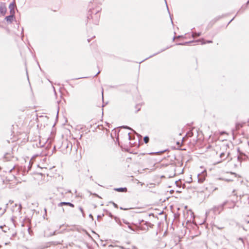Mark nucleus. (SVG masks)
Returning a JSON list of instances; mask_svg holds the SVG:
<instances>
[{
  "label": "nucleus",
  "instance_id": "f257e3e1",
  "mask_svg": "<svg viewBox=\"0 0 249 249\" xmlns=\"http://www.w3.org/2000/svg\"><path fill=\"white\" fill-rule=\"evenodd\" d=\"M7 12L6 3L1 2L0 3V13L2 16H4Z\"/></svg>",
  "mask_w": 249,
  "mask_h": 249
},
{
  "label": "nucleus",
  "instance_id": "f03ea898",
  "mask_svg": "<svg viewBox=\"0 0 249 249\" xmlns=\"http://www.w3.org/2000/svg\"><path fill=\"white\" fill-rule=\"evenodd\" d=\"M206 176V173L203 172L201 174H198L197 175V179L198 182L200 183H203L205 180Z\"/></svg>",
  "mask_w": 249,
  "mask_h": 249
},
{
  "label": "nucleus",
  "instance_id": "7ed1b4c3",
  "mask_svg": "<svg viewBox=\"0 0 249 249\" xmlns=\"http://www.w3.org/2000/svg\"><path fill=\"white\" fill-rule=\"evenodd\" d=\"M237 152L239 154L237 157V159L239 161H241L242 160H245L248 158V156L246 155V154L240 151L239 148L237 149Z\"/></svg>",
  "mask_w": 249,
  "mask_h": 249
},
{
  "label": "nucleus",
  "instance_id": "20e7f679",
  "mask_svg": "<svg viewBox=\"0 0 249 249\" xmlns=\"http://www.w3.org/2000/svg\"><path fill=\"white\" fill-rule=\"evenodd\" d=\"M9 9H10V14L15 15V8L16 7V5L15 0L13 2H11L9 5Z\"/></svg>",
  "mask_w": 249,
  "mask_h": 249
},
{
  "label": "nucleus",
  "instance_id": "39448f33",
  "mask_svg": "<svg viewBox=\"0 0 249 249\" xmlns=\"http://www.w3.org/2000/svg\"><path fill=\"white\" fill-rule=\"evenodd\" d=\"M64 205H67V206H69L72 207V208H73L74 207V205L73 204H72L71 202H61L58 204V207H61Z\"/></svg>",
  "mask_w": 249,
  "mask_h": 249
},
{
  "label": "nucleus",
  "instance_id": "423d86ee",
  "mask_svg": "<svg viewBox=\"0 0 249 249\" xmlns=\"http://www.w3.org/2000/svg\"><path fill=\"white\" fill-rule=\"evenodd\" d=\"M213 212L214 213H220V212L222 211L221 210V207H220V205H218V206H214L213 208Z\"/></svg>",
  "mask_w": 249,
  "mask_h": 249
},
{
  "label": "nucleus",
  "instance_id": "0eeeda50",
  "mask_svg": "<svg viewBox=\"0 0 249 249\" xmlns=\"http://www.w3.org/2000/svg\"><path fill=\"white\" fill-rule=\"evenodd\" d=\"M15 18V15L10 14L9 16H6L5 19L9 23H11Z\"/></svg>",
  "mask_w": 249,
  "mask_h": 249
},
{
  "label": "nucleus",
  "instance_id": "6e6552de",
  "mask_svg": "<svg viewBox=\"0 0 249 249\" xmlns=\"http://www.w3.org/2000/svg\"><path fill=\"white\" fill-rule=\"evenodd\" d=\"M168 48H169V47H167V48H165V49H163L161 50L160 51H159V52H158V53H155L153 54V55H150V56H149L148 57L146 58L145 59H144V60H142L140 63L142 62H143L145 60H146V59H148V58H151V57H153V56H155V55H157V54H159V53H161V52H162L164 51L165 50H166V49H168Z\"/></svg>",
  "mask_w": 249,
  "mask_h": 249
},
{
  "label": "nucleus",
  "instance_id": "1a4fd4ad",
  "mask_svg": "<svg viewBox=\"0 0 249 249\" xmlns=\"http://www.w3.org/2000/svg\"><path fill=\"white\" fill-rule=\"evenodd\" d=\"M114 190L117 192H126L127 191V188L126 187H120V188H115Z\"/></svg>",
  "mask_w": 249,
  "mask_h": 249
},
{
  "label": "nucleus",
  "instance_id": "9d476101",
  "mask_svg": "<svg viewBox=\"0 0 249 249\" xmlns=\"http://www.w3.org/2000/svg\"><path fill=\"white\" fill-rule=\"evenodd\" d=\"M196 42H200L201 44H205L206 43H212L213 41L212 40H207L206 41H205L204 39L202 38L200 39H198L197 40H196Z\"/></svg>",
  "mask_w": 249,
  "mask_h": 249
},
{
  "label": "nucleus",
  "instance_id": "9b49d317",
  "mask_svg": "<svg viewBox=\"0 0 249 249\" xmlns=\"http://www.w3.org/2000/svg\"><path fill=\"white\" fill-rule=\"evenodd\" d=\"M136 227V230H146L147 231L148 230V228H145L143 226H141L138 225V224H134Z\"/></svg>",
  "mask_w": 249,
  "mask_h": 249
},
{
  "label": "nucleus",
  "instance_id": "f8f14e48",
  "mask_svg": "<svg viewBox=\"0 0 249 249\" xmlns=\"http://www.w3.org/2000/svg\"><path fill=\"white\" fill-rule=\"evenodd\" d=\"M196 42V41H188V42H185L184 43H177V45H187L188 44H189V43H191L192 42Z\"/></svg>",
  "mask_w": 249,
  "mask_h": 249
},
{
  "label": "nucleus",
  "instance_id": "ddd939ff",
  "mask_svg": "<svg viewBox=\"0 0 249 249\" xmlns=\"http://www.w3.org/2000/svg\"><path fill=\"white\" fill-rule=\"evenodd\" d=\"M243 126V124L240 123H237L235 124V129L236 130H238L240 128Z\"/></svg>",
  "mask_w": 249,
  "mask_h": 249
},
{
  "label": "nucleus",
  "instance_id": "4468645a",
  "mask_svg": "<svg viewBox=\"0 0 249 249\" xmlns=\"http://www.w3.org/2000/svg\"><path fill=\"white\" fill-rule=\"evenodd\" d=\"M249 4V0L246 3L245 7L242 6L240 8V9L238 11V13L240 12V11H242V12L244 11L246 9V8L247 7Z\"/></svg>",
  "mask_w": 249,
  "mask_h": 249
},
{
  "label": "nucleus",
  "instance_id": "2eb2a0df",
  "mask_svg": "<svg viewBox=\"0 0 249 249\" xmlns=\"http://www.w3.org/2000/svg\"><path fill=\"white\" fill-rule=\"evenodd\" d=\"M201 35V32H198V33L193 32V33H192V37H198V36H200Z\"/></svg>",
  "mask_w": 249,
  "mask_h": 249
},
{
  "label": "nucleus",
  "instance_id": "dca6fc26",
  "mask_svg": "<svg viewBox=\"0 0 249 249\" xmlns=\"http://www.w3.org/2000/svg\"><path fill=\"white\" fill-rule=\"evenodd\" d=\"M229 155H230V153H228L227 156L226 157H225V154L224 152H222L220 155V158L221 159H223V160H225L227 158V157L229 156Z\"/></svg>",
  "mask_w": 249,
  "mask_h": 249
},
{
  "label": "nucleus",
  "instance_id": "f3484780",
  "mask_svg": "<svg viewBox=\"0 0 249 249\" xmlns=\"http://www.w3.org/2000/svg\"><path fill=\"white\" fill-rule=\"evenodd\" d=\"M98 13V11L96 12L95 14V18H96V19L95 20V21L94 22V23L95 24H98V23L99 17H98V15H97Z\"/></svg>",
  "mask_w": 249,
  "mask_h": 249
},
{
  "label": "nucleus",
  "instance_id": "a211bd4d",
  "mask_svg": "<svg viewBox=\"0 0 249 249\" xmlns=\"http://www.w3.org/2000/svg\"><path fill=\"white\" fill-rule=\"evenodd\" d=\"M144 225H145L146 226V228H148V227H152V226L153 225L151 223H149V222H147V221H145L144 222Z\"/></svg>",
  "mask_w": 249,
  "mask_h": 249
},
{
  "label": "nucleus",
  "instance_id": "6ab92c4d",
  "mask_svg": "<svg viewBox=\"0 0 249 249\" xmlns=\"http://www.w3.org/2000/svg\"><path fill=\"white\" fill-rule=\"evenodd\" d=\"M127 227H128V228H129L132 231H136V229L133 228L132 227V226H131V225L130 224H129V225H127Z\"/></svg>",
  "mask_w": 249,
  "mask_h": 249
},
{
  "label": "nucleus",
  "instance_id": "aec40b11",
  "mask_svg": "<svg viewBox=\"0 0 249 249\" xmlns=\"http://www.w3.org/2000/svg\"><path fill=\"white\" fill-rule=\"evenodd\" d=\"M143 141L145 143H147L149 141V138L148 136H145L144 138H143Z\"/></svg>",
  "mask_w": 249,
  "mask_h": 249
},
{
  "label": "nucleus",
  "instance_id": "412c9836",
  "mask_svg": "<svg viewBox=\"0 0 249 249\" xmlns=\"http://www.w3.org/2000/svg\"><path fill=\"white\" fill-rule=\"evenodd\" d=\"M227 202L228 201H225L220 205V207H221V210H223L224 209V207L227 204Z\"/></svg>",
  "mask_w": 249,
  "mask_h": 249
},
{
  "label": "nucleus",
  "instance_id": "4be33fe9",
  "mask_svg": "<svg viewBox=\"0 0 249 249\" xmlns=\"http://www.w3.org/2000/svg\"><path fill=\"white\" fill-rule=\"evenodd\" d=\"M28 168V171H26L25 170V171H23L22 172V174H23V175H25L27 173H28V171H29V170H30V169H31V166H30V164H29Z\"/></svg>",
  "mask_w": 249,
  "mask_h": 249
},
{
  "label": "nucleus",
  "instance_id": "5701e85b",
  "mask_svg": "<svg viewBox=\"0 0 249 249\" xmlns=\"http://www.w3.org/2000/svg\"><path fill=\"white\" fill-rule=\"evenodd\" d=\"M62 242H63V240H61L59 241H54V242H53V244L54 245L62 244Z\"/></svg>",
  "mask_w": 249,
  "mask_h": 249
},
{
  "label": "nucleus",
  "instance_id": "b1692460",
  "mask_svg": "<svg viewBox=\"0 0 249 249\" xmlns=\"http://www.w3.org/2000/svg\"><path fill=\"white\" fill-rule=\"evenodd\" d=\"M79 209L81 211V212L82 213L83 216L84 217L85 216V213H84V210H83V208L81 207H80L79 208Z\"/></svg>",
  "mask_w": 249,
  "mask_h": 249
},
{
  "label": "nucleus",
  "instance_id": "393cba45",
  "mask_svg": "<svg viewBox=\"0 0 249 249\" xmlns=\"http://www.w3.org/2000/svg\"><path fill=\"white\" fill-rule=\"evenodd\" d=\"M106 212H107V214L110 217H111V218L113 217V215L110 212H109L107 211H106Z\"/></svg>",
  "mask_w": 249,
  "mask_h": 249
},
{
  "label": "nucleus",
  "instance_id": "a878e982",
  "mask_svg": "<svg viewBox=\"0 0 249 249\" xmlns=\"http://www.w3.org/2000/svg\"><path fill=\"white\" fill-rule=\"evenodd\" d=\"M110 203L112 204L115 208H118V205L117 204H116L115 203H114V202H112V201H110Z\"/></svg>",
  "mask_w": 249,
  "mask_h": 249
},
{
  "label": "nucleus",
  "instance_id": "bb28decb",
  "mask_svg": "<svg viewBox=\"0 0 249 249\" xmlns=\"http://www.w3.org/2000/svg\"><path fill=\"white\" fill-rule=\"evenodd\" d=\"M123 128H126V129H130V130H132L130 127L127 126V125H124L122 126Z\"/></svg>",
  "mask_w": 249,
  "mask_h": 249
},
{
  "label": "nucleus",
  "instance_id": "cd10ccee",
  "mask_svg": "<svg viewBox=\"0 0 249 249\" xmlns=\"http://www.w3.org/2000/svg\"><path fill=\"white\" fill-rule=\"evenodd\" d=\"M104 216V214H103L102 215H98L97 216V219H98V220H99V219L101 218L102 216Z\"/></svg>",
  "mask_w": 249,
  "mask_h": 249
},
{
  "label": "nucleus",
  "instance_id": "c85d7f7f",
  "mask_svg": "<svg viewBox=\"0 0 249 249\" xmlns=\"http://www.w3.org/2000/svg\"><path fill=\"white\" fill-rule=\"evenodd\" d=\"M93 195L95 196L96 197H99V198H101V196H100L98 195H97L96 193L93 194Z\"/></svg>",
  "mask_w": 249,
  "mask_h": 249
},
{
  "label": "nucleus",
  "instance_id": "c756f323",
  "mask_svg": "<svg viewBox=\"0 0 249 249\" xmlns=\"http://www.w3.org/2000/svg\"><path fill=\"white\" fill-rule=\"evenodd\" d=\"M144 222L143 220H139V223H138V225L140 226V225L142 224V222Z\"/></svg>",
  "mask_w": 249,
  "mask_h": 249
},
{
  "label": "nucleus",
  "instance_id": "7c9ffc66",
  "mask_svg": "<svg viewBox=\"0 0 249 249\" xmlns=\"http://www.w3.org/2000/svg\"><path fill=\"white\" fill-rule=\"evenodd\" d=\"M123 221H124V224H126V225H129V224H130L129 222H128V221H126V220H123Z\"/></svg>",
  "mask_w": 249,
  "mask_h": 249
},
{
  "label": "nucleus",
  "instance_id": "2f4dec72",
  "mask_svg": "<svg viewBox=\"0 0 249 249\" xmlns=\"http://www.w3.org/2000/svg\"><path fill=\"white\" fill-rule=\"evenodd\" d=\"M238 240L241 241L242 242V243H243V244H244V240H243V239L242 238H241V237L239 238H238Z\"/></svg>",
  "mask_w": 249,
  "mask_h": 249
},
{
  "label": "nucleus",
  "instance_id": "473e14b6",
  "mask_svg": "<svg viewBox=\"0 0 249 249\" xmlns=\"http://www.w3.org/2000/svg\"><path fill=\"white\" fill-rule=\"evenodd\" d=\"M45 214L43 215V217L45 218V215L47 214V209L46 208L44 209Z\"/></svg>",
  "mask_w": 249,
  "mask_h": 249
},
{
  "label": "nucleus",
  "instance_id": "72a5a7b5",
  "mask_svg": "<svg viewBox=\"0 0 249 249\" xmlns=\"http://www.w3.org/2000/svg\"><path fill=\"white\" fill-rule=\"evenodd\" d=\"M89 217L91 218L92 220H93V217L91 214H89Z\"/></svg>",
  "mask_w": 249,
  "mask_h": 249
},
{
  "label": "nucleus",
  "instance_id": "f704fd0d",
  "mask_svg": "<svg viewBox=\"0 0 249 249\" xmlns=\"http://www.w3.org/2000/svg\"><path fill=\"white\" fill-rule=\"evenodd\" d=\"M127 135H128V139H129V140H130V139H131L130 133H128L127 134Z\"/></svg>",
  "mask_w": 249,
  "mask_h": 249
},
{
  "label": "nucleus",
  "instance_id": "c9c22d12",
  "mask_svg": "<svg viewBox=\"0 0 249 249\" xmlns=\"http://www.w3.org/2000/svg\"><path fill=\"white\" fill-rule=\"evenodd\" d=\"M176 37L178 38H181V37H183V36L179 35V36H177Z\"/></svg>",
  "mask_w": 249,
  "mask_h": 249
},
{
  "label": "nucleus",
  "instance_id": "e433bc0d",
  "mask_svg": "<svg viewBox=\"0 0 249 249\" xmlns=\"http://www.w3.org/2000/svg\"><path fill=\"white\" fill-rule=\"evenodd\" d=\"M90 18H93L91 15H89V16H88V18L90 19Z\"/></svg>",
  "mask_w": 249,
  "mask_h": 249
},
{
  "label": "nucleus",
  "instance_id": "4c0bfd02",
  "mask_svg": "<svg viewBox=\"0 0 249 249\" xmlns=\"http://www.w3.org/2000/svg\"><path fill=\"white\" fill-rule=\"evenodd\" d=\"M56 231H54L53 232V233L51 234L52 235H54L56 234Z\"/></svg>",
  "mask_w": 249,
  "mask_h": 249
},
{
  "label": "nucleus",
  "instance_id": "58836bf2",
  "mask_svg": "<svg viewBox=\"0 0 249 249\" xmlns=\"http://www.w3.org/2000/svg\"><path fill=\"white\" fill-rule=\"evenodd\" d=\"M120 209L121 210H127V209L123 208V207H120Z\"/></svg>",
  "mask_w": 249,
  "mask_h": 249
},
{
  "label": "nucleus",
  "instance_id": "ea45409f",
  "mask_svg": "<svg viewBox=\"0 0 249 249\" xmlns=\"http://www.w3.org/2000/svg\"><path fill=\"white\" fill-rule=\"evenodd\" d=\"M120 248L122 249H125L124 247L123 246H120Z\"/></svg>",
  "mask_w": 249,
  "mask_h": 249
},
{
  "label": "nucleus",
  "instance_id": "a19ab883",
  "mask_svg": "<svg viewBox=\"0 0 249 249\" xmlns=\"http://www.w3.org/2000/svg\"><path fill=\"white\" fill-rule=\"evenodd\" d=\"M220 18H221L220 17H217V18H215V21H216V20H218Z\"/></svg>",
  "mask_w": 249,
  "mask_h": 249
},
{
  "label": "nucleus",
  "instance_id": "79ce46f5",
  "mask_svg": "<svg viewBox=\"0 0 249 249\" xmlns=\"http://www.w3.org/2000/svg\"><path fill=\"white\" fill-rule=\"evenodd\" d=\"M234 18H232L228 23V24H229L234 19Z\"/></svg>",
  "mask_w": 249,
  "mask_h": 249
},
{
  "label": "nucleus",
  "instance_id": "37998d69",
  "mask_svg": "<svg viewBox=\"0 0 249 249\" xmlns=\"http://www.w3.org/2000/svg\"><path fill=\"white\" fill-rule=\"evenodd\" d=\"M14 168H15V167H13L12 169H11L10 170V171H9V172H12V171L14 169Z\"/></svg>",
  "mask_w": 249,
  "mask_h": 249
},
{
  "label": "nucleus",
  "instance_id": "c03bdc74",
  "mask_svg": "<svg viewBox=\"0 0 249 249\" xmlns=\"http://www.w3.org/2000/svg\"><path fill=\"white\" fill-rule=\"evenodd\" d=\"M5 212H6V208H5V209L3 210V211L2 213V214H3Z\"/></svg>",
  "mask_w": 249,
  "mask_h": 249
},
{
  "label": "nucleus",
  "instance_id": "a18cd8bd",
  "mask_svg": "<svg viewBox=\"0 0 249 249\" xmlns=\"http://www.w3.org/2000/svg\"><path fill=\"white\" fill-rule=\"evenodd\" d=\"M100 72V71H99L97 73H96L95 75H94V77L96 76Z\"/></svg>",
  "mask_w": 249,
  "mask_h": 249
},
{
  "label": "nucleus",
  "instance_id": "49530a36",
  "mask_svg": "<svg viewBox=\"0 0 249 249\" xmlns=\"http://www.w3.org/2000/svg\"><path fill=\"white\" fill-rule=\"evenodd\" d=\"M83 77H79V78H75V79H72V80H75V79H81V78H82Z\"/></svg>",
  "mask_w": 249,
  "mask_h": 249
},
{
  "label": "nucleus",
  "instance_id": "de8ad7c7",
  "mask_svg": "<svg viewBox=\"0 0 249 249\" xmlns=\"http://www.w3.org/2000/svg\"><path fill=\"white\" fill-rule=\"evenodd\" d=\"M21 209V205L20 204L18 209L19 210V211H20Z\"/></svg>",
  "mask_w": 249,
  "mask_h": 249
},
{
  "label": "nucleus",
  "instance_id": "09e8293b",
  "mask_svg": "<svg viewBox=\"0 0 249 249\" xmlns=\"http://www.w3.org/2000/svg\"><path fill=\"white\" fill-rule=\"evenodd\" d=\"M165 3H166V4L167 9H168V12H169V9H168V6H167V2H166V1H165Z\"/></svg>",
  "mask_w": 249,
  "mask_h": 249
},
{
  "label": "nucleus",
  "instance_id": "8fccbe9b",
  "mask_svg": "<svg viewBox=\"0 0 249 249\" xmlns=\"http://www.w3.org/2000/svg\"><path fill=\"white\" fill-rule=\"evenodd\" d=\"M140 110V108H139L136 110V112H138Z\"/></svg>",
  "mask_w": 249,
  "mask_h": 249
},
{
  "label": "nucleus",
  "instance_id": "3c124183",
  "mask_svg": "<svg viewBox=\"0 0 249 249\" xmlns=\"http://www.w3.org/2000/svg\"><path fill=\"white\" fill-rule=\"evenodd\" d=\"M90 179L91 180H93V178H92V176H90Z\"/></svg>",
  "mask_w": 249,
  "mask_h": 249
},
{
  "label": "nucleus",
  "instance_id": "603ef678",
  "mask_svg": "<svg viewBox=\"0 0 249 249\" xmlns=\"http://www.w3.org/2000/svg\"><path fill=\"white\" fill-rule=\"evenodd\" d=\"M226 180L227 181H231V180H230V179H226Z\"/></svg>",
  "mask_w": 249,
  "mask_h": 249
},
{
  "label": "nucleus",
  "instance_id": "864d4df0",
  "mask_svg": "<svg viewBox=\"0 0 249 249\" xmlns=\"http://www.w3.org/2000/svg\"><path fill=\"white\" fill-rule=\"evenodd\" d=\"M93 206H94V208H96V207H97V206H96V205L95 204H94V205H93Z\"/></svg>",
  "mask_w": 249,
  "mask_h": 249
},
{
  "label": "nucleus",
  "instance_id": "5fc2aeb1",
  "mask_svg": "<svg viewBox=\"0 0 249 249\" xmlns=\"http://www.w3.org/2000/svg\"><path fill=\"white\" fill-rule=\"evenodd\" d=\"M163 151H160V152H156V153H162Z\"/></svg>",
  "mask_w": 249,
  "mask_h": 249
},
{
  "label": "nucleus",
  "instance_id": "6e6d98bb",
  "mask_svg": "<svg viewBox=\"0 0 249 249\" xmlns=\"http://www.w3.org/2000/svg\"><path fill=\"white\" fill-rule=\"evenodd\" d=\"M90 39H88V41L89 42H90Z\"/></svg>",
  "mask_w": 249,
  "mask_h": 249
},
{
  "label": "nucleus",
  "instance_id": "4d7b16f0",
  "mask_svg": "<svg viewBox=\"0 0 249 249\" xmlns=\"http://www.w3.org/2000/svg\"><path fill=\"white\" fill-rule=\"evenodd\" d=\"M206 189L207 190H208V187H206Z\"/></svg>",
  "mask_w": 249,
  "mask_h": 249
},
{
  "label": "nucleus",
  "instance_id": "13d9d810",
  "mask_svg": "<svg viewBox=\"0 0 249 249\" xmlns=\"http://www.w3.org/2000/svg\"><path fill=\"white\" fill-rule=\"evenodd\" d=\"M248 145L249 146V141L248 142Z\"/></svg>",
  "mask_w": 249,
  "mask_h": 249
},
{
  "label": "nucleus",
  "instance_id": "bf43d9fd",
  "mask_svg": "<svg viewBox=\"0 0 249 249\" xmlns=\"http://www.w3.org/2000/svg\"><path fill=\"white\" fill-rule=\"evenodd\" d=\"M175 37H176L175 36H174L173 39V40L175 39Z\"/></svg>",
  "mask_w": 249,
  "mask_h": 249
},
{
  "label": "nucleus",
  "instance_id": "052dcab7",
  "mask_svg": "<svg viewBox=\"0 0 249 249\" xmlns=\"http://www.w3.org/2000/svg\"><path fill=\"white\" fill-rule=\"evenodd\" d=\"M191 178V180H192L191 178ZM192 182V180H190V181H189L188 182Z\"/></svg>",
  "mask_w": 249,
  "mask_h": 249
},
{
  "label": "nucleus",
  "instance_id": "680f3d73",
  "mask_svg": "<svg viewBox=\"0 0 249 249\" xmlns=\"http://www.w3.org/2000/svg\"><path fill=\"white\" fill-rule=\"evenodd\" d=\"M175 174H176V173H174V174H173V176H175Z\"/></svg>",
  "mask_w": 249,
  "mask_h": 249
},
{
  "label": "nucleus",
  "instance_id": "e2e57ef3",
  "mask_svg": "<svg viewBox=\"0 0 249 249\" xmlns=\"http://www.w3.org/2000/svg\"><path fill=\"white\" fill-rule=\"evenodd\" d=\"M216 189H217V188H214L213 190H215Z\"/></svg>",
  "mask_w": 249,
  "mask_h": 249
},
{
  "label": "nucleus",
  "instance_id": "0e129e2a",
  "mask_svg": "<svg viewBox=\"0 0 249 249\" xmlns=\"http://www.w3.org/2000/svg\"><path fill=\"white\" fill-rule=\"evenodd\" d=\"M55 149V146H54V148H53V149Z\"/></svg>",
  "mask_w": 249,
  "mask_h": 249
},
{
  "label": "nucleus",
  "instance_id": "69168bd1",
  "mask_svg": "<svg viewBox=\"0 0 249 249\" xmlns=\"http://www.w3.org/2000/svg\"><path fill=\"white\" fill-rule=\"evenodd\" d=\"M1 210V208H0V210Z\"/></svg>",
  "mask_w": 249,
  "mask_h": 249
}]
</instances>
